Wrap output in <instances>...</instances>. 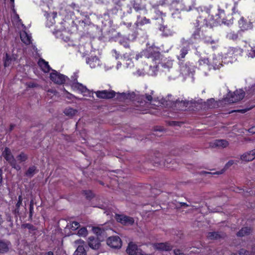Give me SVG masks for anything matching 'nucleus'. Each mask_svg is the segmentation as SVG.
<instances>
[{
    "instance_id": "72a5a7b5",
    "label": "nucleus",
    "mask_w": 255,
    "mask_h": 255,
    "mask_svg": "<svg viewBox=\"0 0 255 255\" xmlns=\"http://www.w3.org/2000/svg\"><path fill=\"white\" fill-rule=\"evenodd\" d=\"M162 66L164 68L169 69L172 66V62L170 61H168L165 63H162Z\"/></svg>"
},
{
    "instance_id": "603ef678",
    "label": "nucleus",
    "mask_w": 255,
    "mask_h": 255,
    "mask_svg": "<svg viewBox=\"0 0 255 255\" xmlns=\"http://www.w3.org/2000/svg\"><path fill=\"white\" fill-rule=\"evenodd\" d=\"M248 110V109H245L239 110H238V111H237V112H240V113H246Z\"/></svg>"
},
{
    "instance_id": "338daca9",
    "label": "nucleus",
    "mask_w": 255,
    "mask_h": 255,
    "mask_svg": "<svg viewBox=\"0 0 255 255\" xmlns=\"http://www.w3.org/2000/svg\"><path fill=\"white\" fill-rule=\"evenodd\" d=\"M138 110H139V111H142V112L144 111L143 110H141V109H138Z\"/></svg>"
},
{
    "instance_id": "7c9ffc66",
    "label": "nucleus",
    "mask_w": 255,
    "mask_h": 255,
    "mask_svg": "<svg viewBox=\"0 0 255 255\" xmlns=\"http://www.w3.org/2000/svg\"><path fill=\"white\" fill-rule=\"evenodd\" d=\"M238 35L234 32H229L227 34V37L230 39L235 40L237 39Z\"/></svg>"
},
{
    "instance_id": "c03bdc74",
    "label": "nucleus",
    "mask_w": 255,
    "mask_h": 255,
    "mask_svg": "<svg viewBox=\"0 0 255 255\" xmlns=\"http://www.w3.org/2000/svg\"><path fill=\"white\" fill-rule=\"evenodd\" d=\"M234 191L236 192H239V193H243L244 191L243 189L239 188V187H236L234 189Z\"/></svg>"
},
{
    "instance_id": "a211bd4d",
    "label": "nucleus",
    "mask_w": 255,
    "mask_h": 255,
    "mask_svg": "<svg viewBox=\"0 0 255 255\" xmlns=\"http://www.w3.org/2000/svg\"><path fill=\"white\" fill-rule=\"evenodd\" d=\"M87 62L91 68H95L100 64L99 59L96 56H92L88 59Z\"/></svg>"
},
{
    "instance_id": "ea45409f",
    "label": "nucleus",
    "mask_w": 255,
    "mask_h": 255,
    "mask_svg": "<svg viewBox=\"0 0 255 255\" xmlns=\"http://www.w3.org/2000/svg\"><path fill=\"white\" fill-rule=\"evenodd\" d=\"M235 161L233 160H229L225 165V168L227 169L234 164Z\"/></svg>"
},
{
    "instance_id": "f257e3e1",
    "label": "nucleus",
    "mask_w": 255,
    "mask_h": 255,
    "mask_svg": "<svg viewBox=\"0 0 255 255\" xmlns=\"http://www.w3.org/2000/svg\"><path fill=\"white\" fill-rule=\"evenodd\" d=\"M135 59L136 60L141 59V61H144L147 65H149V68L151 71L149 74L151 75L156 74V72L157 71V64L159 63L160 59V54L159 52L152 49L146 50L137 54Z\"/></svg>"
},
{
    "instance_id": "2eb2a0df",
    "label": "nucleus",
    "mask_w": 255,
    "mask_h": 255,
    "mask_svg": "<svg viewBox=\"0 0 255 255\" xmlns=\"http://www.w3.org/2000/svg\"><path fill=\"white\" fill-rule=\"evenodd\" d=\"M255 158V157L253 150L244 153L240 157L241 160L246 162L251 161Z\"/></svg>"
},
{
    "instance_id": "dca6fc26",
    "label": "nucleus",
    "mask_w": 255,
    "mask_h": 255,
    "mask_svg": "<svg viewBox=\"0 0 255 255\" xmlns=\"http://www.w3.org/2000/svg\"><path fill=\"white\" fill-rule=\"evenodd\" d=\"M229 145V142L225 139H216L215 140L212 146L215 147L225 148Z\"/></svg>"
},
{
    "instance_id": "13d9d810",
    "label": "nucleus",
    "mask_w": 255,
    "mask_h": 255,
    "mask_svg": "<svg viewBox=\"0 0 255 255\" xmlns=\"http://www.w3.org/2000/svg\"><path fill=\"white\" fill-rule=\"evenodd\" d=\"M221 65H222V64H219V65H218V66H217V67H216V66H213V68H214V69H219V68L220 66H221Z\"/></svg>"
},
{
    "instance_id": "4468645a",
    "label": "nucleus",
    "mask_w": 255,
    "mask_h": 255,
    "mask_svg": "<svg viewBox=\"0 0 255 255\" xmlns=\"http://www.w3.org/2000/svg\"><path fill=\"white\" fill-rule=\"evenodd\" d=\"M239 24L243 30L250 29L253 27V23L250 20L244 19L242 17L239 21Z\"/></svg>"
},
{
    "instance_id": "8fccbe9b",
    "label": "nucleus",
    "mask_w": 255,
    "mask_h": 255,
    "mask_svg": "<svg viewBox=\"0 0 255 255\" xmlns=\"http://www.w3.org/2000/svg\"><path fill=\"white\" fill-rule=\"evenodd\" d=\"M2 170L0 169V186L2 184Z\"/></svg>"
},
{
    "instance_id": "79ce46f5",
    "label": "nucleus",
    "mask_w": 255,
    "mask_h": 255,
    "mask_svg": "<svg viewBox=\"0 0 255 255\" xmlns=\"http://www.w3.org/2000/svg\"><path fill=\"white\" fill-rule=\"evenodd\" d=\"M22 226L24 228H28L30 230H34L32 224H22Z\"/></svg>"
},
{
    "instance_id": "e2e57ef3",
    "label": "nucleus",
    "mask_w": 255,
    "mask_h": 255,
    "mask_svg": "<svg viewBox=\"0 0 255 255\" xmlns=\"http://www.w3.org/2000/svg\"><path fill=\"white\" fill-rule=\"evenodd\" d=\"M66 221V222H68V220H65V219H61V220H60V221H61V222H63V221Z\"/></svg>"
},
{
    "instance_id": "680f3d73",
    "label": "nucleus",
    "mask_w": 255,
    "mask_h": 255,
    "mask_svg": "<svg viewBox=\"0 0 255 255\" xmlns=\"http://www.w3.org/2000/svg\"><path fill=\"white\" fill-rule=\"evenodd\" d=\"M13 127H14V126L11 125L10 127V130H12V129L13 128Z\"/></svg>"
},
{
    "instance_id": "9d476101",
    "label": "nucleus",
    "mask_w": 255,
    "mask_h": 255,
    "mask_svg": "<svg viewBox=\"0 0 255 255\" xmlns=\"http://www.w3.org/2000/svg\"><path fill=\"white\" fill-rule=\"evenodd\" d=\"M115 218L118 222L121 223H134V220L129 216L124 214H116Z\"/></svg>"
},
{
    "instance_id": "f8f14e48",
    "label": "nucleus",
    "mask_w": 255,
    "mask_h": 255,
    "mask_svg": "<svg viewBox=\"0 0 255 255\" xmlns=\"http://www.w3.org/2000/svg\"><path fill=\"white\" fill-rule=\"evenodd\" d=\"M226 236V234L223 232H210L208 233L207 237L209 240H213L224 239Z\"/></svg>"
},
{
    "instance_id": "b1692460",
    "label": "nucleus",
    "mask_w": 255,
    "mask_h": 255,
    "mask_svg": "<svg viewBox=\"0 0 255 255\" xmlns=\"http://www.w3.org/2000/svg\"><path fill=\"white\" fill-rule=\"evenodd\" d=\"M74 254L76 255H86V252L84 246L79 245L75 251Z\"/></svg>"
},
{
    "instance_id": "58836bf2",
    "label": "nucleus",
    "mask_w": 255,
    "mask_h": 255,
    "mask_svg": "<svg viewBox=\"0 0 255 255\" xmlns=\"http://www.w3.org/2000/svg\"><path fill=\"white\" fill-rule=\"evenodd\" d=\"M201 16L205 18L204 20H207V19L210 16V14L208 13V11H202V14Z\"/></svg>"
},
{
    "instance_id": "864d4df0",
    "label": "nucleus",
    "mask_w": 255,
    "mask_h": 255,
    "mask_svg": "<svg viewBox=\"0 0 255 255\" xmlns=\"http://www.w3.org/2000/svg\"><path fill=\"white\" fill-rule=\"evenodd\" d=\"M73 224H70V225H72V227H73L74 228H76L77 229H78L79 227H80V224H74L75 225V226L74 227L73 226Z\"/></svg>"
},
{
    "instance_id": "f03ea898",
    "label": "nucleus",
    "mask_w": 255,
    "mask_h": 255,
    "mask_svg": "<svg viewBox=\"0 0 255 255\" xmlns=\"http://www.w3.org/2000/svg\"><path fill=\"white\" fill-rule=\"evenodd\" d=\"M108 229L100 227H93L92 232L96 235V237L90 236L88 238V244L90 248L97 250L101 246V242L106 241L108 237Z\"/></svg>"
},
{
    "instance_id": "e433bc0d",
    "label": "nucleus",
    "mask_w": 255,
    "mask_h": 255,
    "mask_svg": "<svg viewBox=\"0 0 255 255\" xmlns=\"http://www.w3.org/2000/svg\"><path fill=\"white\" fill-rule=\"evenodd\" d=\"M215 200L219 202V204H222L224 202H225L227 200V197L224 196L222 197V201L221 198L220 197L216 198Z\"/></svg>"
},
{
    "instance_id": "bf43d9fd",
    "label": "nucleus",
    "mask_w": 255,
    "mask_h": 255,
    "mask_svg": "<svg viewBox=\"0 0 255 255\" xmlns=\"http://www.w3.org/2000/svg\"><path fill=\"white\" fill-rule=\"evenodd\" d=\"M69 221V223H72V224L78 223L76 221H74V220H70Z\"/></svg>"
},
{
    "instance_id": "a878e982",
    "label": "nucleus",
    "mask_w": 255,
    "mask_h": 255,
    "mask_svg": "<svg viewBox=\"0 0 255 255\" xmlns=\"http://www.w3.org/2000/svg\"><path fill=\"white\" fill-rule=\"evenodd\" d=\"M16 159L19 162H24L27 159V155L23 152H21L16 156Z\"/></svg>"
},
{
    "instance_id": "052dcab7",
    "label": "nucleus",
    "mask_w": 255,
    "mask_h": 255,
    "mask_svg": "<svg viewBox=\"0 0 255 255\" xmlns=\"http://www.w3.org/2000/svg\"><path fill=\"white\" fill-rule=\"evenodd\" d=\"M207 43H210L212 44V43H215V41L214 40H211V41H207Z\"/></svg>"
},
{
    "instance_id": "cd10ccee",
    "label": "nucleus",
    "mask_w": 255,
    "mask_h": 255,
    "mask_svg": "<svg viewBox=\"0 0 255 255\" xmlns=\"http://www.w3.org/2000/svg\"><path fill=\"white\" fill-rule=\"evenodd\" d=\"M247 55L249 57H255V46L250 47V49L248 50Z\"/></svg>"
},
{
    "instance_id": "f3484780",
    "label": "nucleus",
    "mask_w": 255,
    "mask_h": 255,
    "mask_svg": "<svg viewBox=\"0 0 255 255\" xmlns=\"http://www.w3.org/2000/svg\"><path fill=\"white\" fill-rule=\"evenodd\" d=\"M21 41L26 45L31 43V36L25 31H22L20 34Z\"/></svg>"
},
{
    "instance_id": "423d86ee",
    "label": "nucleus",
    "mask_w": 255,
    "mask_h": 255,
    "mask_svg": "<svg viewBox=\"0 0 255 255\" xmlns=\"http://www.w3.org/2000/svg\"><path fill=\"white\" fill-rule=\"evenodd\" d=\"M95 94L96 96L100 99H111L116 96V92L112 90L97 91Z\"/></svg>"
},
{
    "instance_id": "4be33fe9",
    "label": "nucleus",
    "mask_w": 255,
    "mask_h": 255,
    "mask_svg": "<svg viewBox=\"0 0 255 255\" xmlns=\"http://www.w3.org/2000/svg\"><path fill=\"white\" fill-rule=\"evenodd\" d=\"M252 232V229L250 228L244 227L242 228L237 233L238 237H244L246 235H249Z\"/></svg>"
},
{
    "instance_id": "0eeeda50",
    "label": "nucleus",
    "mask_w": 255,
    "mask_h": 255,
    "mask_svg": "<svg viewBox=\"0 0 255 255\" xmlns=\"http://www.w3.org/2000/svg\"><path fill=\"white\" fill-rule=\"evenodd\" d=\"M126 252L129 255H140L143 254L142 250L138 248L136 245L129 243Z\"/></svg>"
},
{
    "instance_id": "3c124183",
    "label": "nucleus",
    "mask_w": 255,
    "mask_h": 255,
    "mask_svg": "<svg viewBox=\"0 0 255 255\" xmlns=\"http://www.w3.org/2000/svg\"><path fill=\"white\" fill-rule=\"evenodd\" d=\"M236 11H237V4L235 3L234 6L233 8V13H235Z\"/></svg>"
},
{
    "instance_id": "09e8293b",
    "label": "nucleus",
    "mask_w": 255,
    "mask_h": 255,
    "mask_svg": "<svg viewBox=\"0 0 255 255\" xmlns=\"http://www.w3.org/2000/svg\"><path fill=\"white\" fill-rule=\"evenodd\" d=\"M65 91L67 93V94L69 95V96H67V98H69V99H72L73 98H74L75 96L74 95H73L72 94L68 93L67 91H66L65 90Z\"/></svg>"
},
{
    "instance_id": "6ab92c4d",
    "label": "nucleus",
    "mask_w": 255,
    "mask_h": 255,
    "mask_svg": "<svg viewBox=\"0 0 255 255\" xmlns=\"http://www.w3.org/2000/svg\"><path fill=\"white\" fill-rule=\"evenodd\" d=\"M179 205H180V207H191L192 210L199 211L202 214H204L205 213L204 212V210L203 209V207H200L199 206H195V205H188L184 202H180Z\"/></svg>"
},
{
    "instance_id": "4d7b16f0",
    "label": "nucleus",
    "mask_w": 255,
    "mask_h": 255,
    "mask_svg": "<svg viewBox=\"0 0 255 255\" xmlns=\"http://www.w3.org/2000/svg\"><path fill=\"white\" fill-rule=\"evenodd\" d=\"M48 92H49L51 93H53V94H55V93H56L55 91H54L53 90H48Z\"/></svg>"
},
{
    "instance_id": "c85d7f7f",
    "label": "nucleus",
    "mask_w": 255,
    "mask_h": 255,
    "mask_svg": "<svg viewBox=\"0 0 255 255\" xmlns=\"http://www.w3.org/2000/svg\"><path fill=\"white\" fill-rule=\"evenodd\" d=\"M22 202V196L19 195L18 196V200L17 203L16 204V209L15 210V212H17V213H19V208L21 205Z\"/></svg>"
},
{
    "instance_id": "6e6552de",
    "label": "nucleus",
    "mask_w": 255,
    "mask_h": 255,
    "mask_svg": "<svg viewBox=\"0 0 255 255\" xmlns=\"http://www.w3.org/2000/svg\"><path fill=\"white\" fill-rule=\"evenodd\" d=\"M245 95V92L241 90H238L234 92L233 95L229 99L228 102L234 103L242 100Z\"/></svg>"
},
{
    "instance_id": "a18cd8bd",
    "label": "nucleus",
    "mask_w": 255,
    "mask_h": 255,
    "mask_svg": "<svg viewBox=\"0 0 255 255\" xmlns=\"http://www.w3.org/2000/svg\"><path fill=\"white\" fill-rule=\"evenodd\" d=\"M9 64V59H8V57L7 56V55L6 54V60L4 62V66L6 67V66H8Z\"/></svg>"
},
{
    "instance_id": "aec40b11",
    "label": "nucleus",
    "mask_w": 255,
    "mask_h": 255,
    "mask_svg": "<svg viewBox=\"0 0 255 255\" xmlns=\"http://www.w3.org/2000/svg\"><path fill=\"white\" fill-rule=\"evenodd\" d=\"M38 64L42 70L44 72H48L50 71V68L48 63L44 60L42 59H39Z\"/></svg>"
},
{
    "instance_id": "7ed1b4c3",
    "label": "nucleus",
    "mask_w": 255,
    "mask_h": 255,
    "mask_svg": "<svg viewBox=\"0 0 255 255\" xmlns=\"http://www.w3.org/2000/svg\"><path fill=\"white\" fill-rule=\"evenodd\" d=\"M2 155L12 168L16 170H19L21 169L20 165L17 163L16 160L14 158L9 148L5 147L2 152Z\"/></svg>"
},
{
    "instance_id": "bb28decb",
    "label": "nucleus",
    "mask_w": 255,
    "mask_h": 255,
    "mask_svg": "<svg viewBox=\"0 0 255 255\" xmlns=\"http://www.w3.org/2000/svg\"><path fill=\"white\" fill-rule=\"evenodd\" d=\"M35 170L36 167L35 166H30L29 167L25 174L27 176L31 177L35 174Z\"/></svg>"
},
{
    "instance_id": "4c0bfd02",
    "label": "nucleus",
    "mask_w": 255,
    "mask_h": 255,
    "mask_svg": "<svg viewBox=\"0 0 255 255\" xmlns=\"http://www.w3.org/2000/svg\"><path fill=\"white\" fill-rule=\"evenodd\" d=\"M153 94V91H151L150 94H145V98L147 101L151 102L152 100V95Z\"/></svg>"
},
{
    "instance_id": "c9c22d12",
    "label": "nucleus",
    "mask_w": 255,
    "mask_h": 255,
    "mask_svg": "<svg viewBox=\"0 0 255 255\" xmlns=\"http://www.w3.org/2000/svg\"><path fill=\"white\" fill-rule=\"evenodd\" d=\"M239 254L240 255H250V253L244 249H241L239 251Z\"/></svg>"
},
{
    "instance_id": "412c9836",
    "label": "nucleus",
    "mask_w": 255,
    "mask_h": 255,
    "mask_svg": "<svg viewBox=\"0 0 255 255\" xmlns=\"http://www.w3.org/2000/svg\"><path fill=\"white\" fill-rule=\"evenodd\" d=\"M63 112L66 116L72 118L77 114L78 111L71 108H67L64 110Z\"/></svg>"
},
{
    "instance_id": "5fc2aeb1",
    "label": "nucleus",
    "mask_w": 255,
    "mask_h": 255,
    "mask_svg": "<svg viewBox=\"0 0 255 255\" xmlns=\"http://www.w3.org/2000/svg\"><path fill=\"white\" fill-rule=\"evenodd\" d=\"M44 255H54V254L52 251H49L46 253Z\"/></svg>"
},
{
    "instance_id": "c756f323",
    "label": "nucleus",
    "mask_w": 255,
    "mask_h": 255,
    "mask_svg": "<svg viewBox=\"0 0 255 255\" xmlns=\"http://www.w3.org/2000/svg\"><path fill=\"white\" fill-rule=\"evenodd\" d=\"M219 13H218V15L219 16V18H221L223 20V22L224 23H226V21H225V11L223 9H222L221 8H218Z\"/></svg>"
},
{
    "instance_id": "37998d69",
    "label": "nucleus",
    "mask_w": 255,
    "mask_h": 255,
    "mask_svg": "<svg viewBox=\"0 0 255 255\" xmlns=\"http://www.w3.org/2000/svg\"><path fill=\"white\" fill-rule=\"evenodd\" d=\"M27 86L29 88H34V87H37L38 85L33 82H29V83H27Z\"/></svg>"
},
{
    "instance_id": "de8ad7c7",
    "label": "nucleus",
    "mask_w": 255,
    "mask_h": 255,
    "mask_svg": "<svg viewBox=\"0 0 255 255\" xmlns=\"http://www.w3.org/2000/svg\"><path fill=\"white\" fill-rule=\"evenodd\" d=\"M249 131L252 133H255V126L250 128Z\"/></svg>"
},
{
    "instance_id": "ddd939ff",
    "label": "nucleus",
    "mask_w": 255,
    "mask_h": 255,
    "mask_svg": "<svg viewBox=\"0 0 255 255\" xmlns=\"http://www.w3.org/2000/svg\"><path fill=\"white\" fill-rule=\"evenodd\" d=\"M11 247L9 241L0 239V254H5L8 252Z\"/></svg>"
},
{
    "instance_id": "2f4dec72",
    "label": "nucleus",
    "mask_w": 255,
    "mask_h": 255,
    "mask_svg": "<svg viewBox=\"0 0 255 255\" xmlns=\"http://www.w3.org/2000/svg\"><path fill=\"white\" fill-rule=\"evenodd\" d=\"M206 105L209 108H212L215 107V101L214 99H210L208 100L206 102Z\"/></svg>"
},
{
    "instance_id": "0e129e2a",
    "label": "nucleus",
    "mask_w": 255,
    "mask_h": 255,
    "mask_svg": "<svg viewBox=\"0 0 255 255\" xmlns=\"http://www.w3.org/2000/svg\"><path fill=\"white\" fill-rule=\"evenodd\" d=\"M11 2H13L14 0H10Z\"/></svg>"
},
{
    "instance_id": "f704fd0d",
    "label": "nucleus",
    "mask_w": 255,
    "mask_h": 255,
    "mask_svg": "<svg viewBox=\"0 0 255 255\" xmlns=\"http://www.w3.org/2000/svg\"><path fill=\"white\" fill-rule=\"evenodd\" d=\"M138 22L140 25H144L145 24L149 23L150 22V20L149 19H147L146 17H144Z\"/></svg>"
},
{
    "instance_id": "1a4fd4ad",
    "label": "nucleus",
    "mask_w": 255,
    "mask_h": 255,
    "mask_svg": "<svg viewBox=\"0 0 255 255\" xmlns=\"http://www.w3.org/2000/svg\"><path fill=\"white\" fill-rule=\"evenodd\" d=\"M154 248L160 251H170L173 246L169 242L155 243L153 245Z\"/></svg>"
},
{
    "instance_id": "5701e85b",
    "label": "nucleus",
    "mask_w": 255,
    "mask_h": 255,
    "mask_svg": "<svg viewBox=\"0 0 255 255\" xmlns=\"http://www.w3.org/2000/svg\"><path fill=\"white\" fill-rule=\"evenodd\" d=\"M189 50V46L183 47L180 51V54L178 56V59L181 60L185 58L186 54H187Z\"/></svg>"
},
{
    "instance_id": "a19ab883",
    "label": "nucleus",
    "mask_w": 255,
    "mask_h": 255,
    "mask_svg": "<svg viewBox=\"0 0 255 255\" xmlns=\"http://www.w3.org/2000/svg\"><path fill=\"white\" fill-rule=\"evenodd\" d=\"M173 252L175 255H185L180 249H175Z\"/></svg>"
},
{
    "instance_id": "9b49d317",
    "label": "nucleus",
    "mask_w": 255,
    "mask_h": 255,
    "mask_svg": "<svg viewBox=\"0 0 255 255\" xmlns=\"http://www.w3.org/2000/svg\"><path fill=\"white\" fill-rule=\"evenodd\" d=\"M72 88L74 91H78L84 96L86 95V93L89 92L88 89L85 86H84L78 82L73 83L71 85Z\"/></svg>"
},
{
    "instance_id": "20e7f679",
    "label": "nucleus",
    "mask_w": 255,
    "mask_h": 255,
    "mask_svg": "<svg viewBox=\"0 0 255 255\" xmlns=\"http://www.w3.org/2000/svg\"><path fill=\"white\" fill-rule=\"evenodd\" d=\"M107 244L110 248L119 249L122 246V241L118 236H111L106 239Z\"/></svg>"
},
{
    "instance_id": "39448f33",
    "label": "nucleus",
    "mask_w": 255,
    "mask_h": 255,
    "mask_svg": "<svg viewBox=\"0 0 255 255\" xmlns=\"http://www.w3.org/2000/svg\"><path fill=\"white\" fill-rule=\"evenodd\" d=\"M50 78L53 82L58 84H62L66 81V77L55 71L50 74Z\"/></svg>"
},
{
    "instance_id": "6e6d98bb",
    "label": "nucleus",
    "mask_w": 255,
    "mask_h": 255,
    "mask_svg": "<svg viewBox=\"0 0 255 255\" xmlns=\"http://www.w3.org/2000/svg\"><path fill=\"white\" fill-rule=\"evenodd\" d=\"M201 62H203L204 63H208V59H204L201 60Z\"/></svg>"
},
{
    "instance_id": "393cba45",
    "label": "nucleus",
    "mask_w": 255,
    "mask_h": 255,
    "mask_svg": "<svg viewBox=\"0 0 255 255\" xmlns=\"http://www.w3.org/2000/svg\"><path fill=\"white\" fill-rule=\"evenodd\" d=\"M88 234V231L86 227H82L78 230L77 235L79 236L86 237Z\"/></svg>"
},
{
    "instance_id": "69168bd1",
    "label": "nucleus",
    "mask_w": 255,
    "mask_h": 255,
    "mask_svg": "<svg viewBox=\"0 0 255 255\" xmlns=\"http://www.w3.org/2000/svg\"><path fill=\"white\" fill-rule=\"evenodd\" d=\"M214 212H219V211H218V210H215Z\"/></svg>"
},
{
    "instance_id": "473e14b6",
    "label": "nucleus",
    "mask_w": 255,
    "mask_h": 255,
    "mask_svg": "<svg viewBox=\"0 0 255 255\" xmlns=\"http://www.w3.org/2000/svg\"><path fill=\"white\" fill-rule=\"evenodd\" d=\"M223 172H224V170H222L221 171H218V172H215V173H211V172H207V171H201L200 174L201 175L210 174H221L223 173Z\"/></svg>"
},
{
    "instance_id": "49530a36",
    "label": "nucleus",
    "mask_w": 255,
    "mask_h": 255,
    "mask_svg": "<svg viewBox=\"0 0 255 255\" xmlns=\"http://www.w3.org/2000/svg\"><path fill=\"white\" fill-rule=\"evenodd\" d=\"M195 38H197L199 36V31L197 30L193 34Z\"/></svg>"
},
{
    "instance_id": "774afa93",
    "label": "nucleus",
    "mask_w": 255,
    "mask_h": 255,
    "mask_svg": "<svg viewBox=\"0 0 255 255\" xmlns=\"http://www.w3.org/2000/svg\"><path fill=\"white\" fill-rule=\"evenodd\" d=\"M244 196H247V195L245 193L243 194Z\"/></svg>"
}]
</instances>
